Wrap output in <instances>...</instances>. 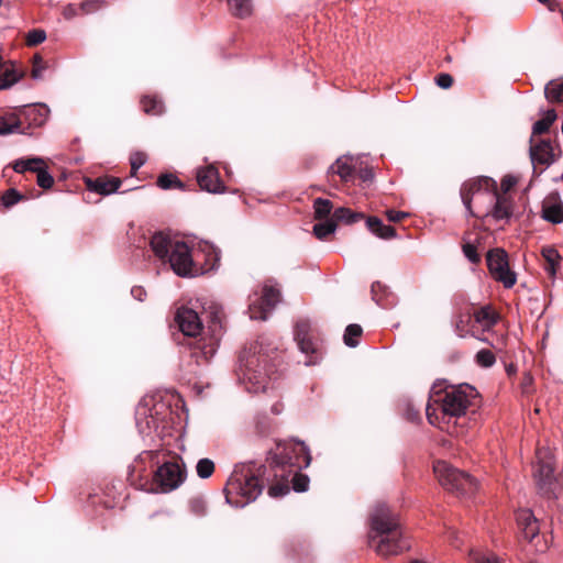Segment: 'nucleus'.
Segmentation results:
<instances>
[{
  "instance_id": "f257e3e1",
  "label": "nucleus",
  "mask_w": 563,
  "mask_h": 563,
  "mask_svg": "<svg viewBox=\"0 0 563 563\" xmlns=\"http://www.w3.org/2000/svg\"><path fill=\"white\" fill-rule=\"evenodd\" d=\"M475 395V388L467 384L445 388L434 385L426 407L428 421L441 430L451 432V421L465 415Z\"/></svg>"
},
{
  "instance_id": "6e6552de",
  "label": "nucleus",
  "mask_w": 563,
  "mask_h": 563,
  "mask_svg": "<svg viewBox=\"0 0 563 563\" xmlns=\"http://www.w3.org/2000/svg\"><path fill=\"white\" fill-rule=\"evenodd\" d=\"M533 479L541 494L555 496L560 488V473L555 466V459L549 448H538L533 464Z\"/></svg>"
},
{
  "instance_id": "ea45409f",
  "label": "nucleus",
  "mask_w": 563,
  "mask_h": 563,
  "mask_svg": "<svg viewBox=\"0 0 563 563\" xmlns=\"http://www.w3.org/2000/svg\"><path fill=\"white\" fill-rule=\"evenodd\" d=\"M468 563H501L493 553H484L478 550H471Z\"/></svg>"
},
{
  "instance_id": "09e8293b",
  "label": "nucleus",
  "mask_w": 563,
  "mask_h": 563,
  "mask_svg": "<svg viewBox=\"0 0 563 563\" xmlns=\"http://www.w3.org/2000/svg\"><path fill=\"white\" fill-rule=\"evenodd\" d=\"M146 154L143 152H135L130 157L132 174L134 175L146 162Z\"/></svg>"
},
{
  "instance_id": "f03ea898",
  "label": "nucleus",
  "mask_w": 563,
  "mask_h": 563,
  "mask_svg": "<svg viewBox=\"0 0 563 563\" xmlns=\"http://www.w3.org/2000/svg\"><path fill=\"white\" fill-rule=\"evenodd\" d=\"M492 179H472L463 184L461 197L470 214L492 216L495 220H508L512 214V201L506 195L490 190Z\"/></svg>"
},
{
  "instance_id": "c756f323",
  "label": "nucleus",
  "mask_w": 563,
  "mask_h": 563,
  "mask_svg": "<svg viewBox=\"0 0 563 563\" xmlns=\"http://www.w3.org/2000/svg\"><path fill=\"white\" fill-rule=\"evenodd\" d=\"M362 218H363V213L353 212L351 209L344 208V207L335 209L333 212V217H332V219L334 220L335 223L338 221H341L346 224L355 223L358 220H361Z\"/></svg>"
},
{
  "instance_id": "aec40b11",
  "label": "nucleus",
  "mask_w": 563,
  "mask_h": 563,
  "mask_svg": "<svg viewBox=\"0 0 563 563\" xmlns=\"http://www.w3.org/2000/svg\"><path fill=\"white\" fill-rule=\"evenodd\" d=\"M358 159L353 156H341L331 165L330 172L336 174L343 181L353 180Z\"/></svg>"
},
{
  "instance_id": "69168bd1",
  "label": "nucleus",
  "mask_w": 563,
  "mask_h": 563,
  "mask_svg": "<svg viewBox=\"0 0 563 563\" xmlns=\"http://www.w3.org/2000/svg\"><path fill=\"white\" fill-rule=\"evenodd\" d=\"M314 363H316V361H314V360H310V361H307V362H306V365H312V364H314Z\"/></svg>"
},
{
  "instance_id": "864d4df0",
  "label": "nucleus",
  "mask_w": 563,
  "mask_h": 563,
  "mask_svg": "<svg viewBox=\"0 0 563 563\" xmlns=\"http://www.w3.org/2000/svg\"><path fill=\"white\" fill-rule=\"evenodd\" d=\"M386 216H387L389 221H391V222H399L404 218H406L408 214L406 212H402V211L388 210L386 212Z\"/></svg>"
},
{
  "instance_id": "4c0bfd02",
  "label": "nucleus",
  "mask_w": 563,
  "mask_h": 563,
  "mask_svg": "<svg viewBox=\"0 0 563 563\" xmlns=\"http://www.w3.org/2000/svg\"><path fill=\"white\" fill-rule=\"evenodd\" d=\"M189 512L196 517H203L207 514V501L202 497H192L188 501Z\"/></svg>"
},
{
  "instance_id": "4be33fe9",
  "label": "nucleus",
  "mask_w": 563,
  "mask_h": 563,
  "mask_svg": "<svg viewBox=\"0 0 563 563\" xmlns=\"http://www.w3.org/2000/svg\"><path fill=\"white\" fill-rule=\"evenodd\" d=\"M454 327L455 333L460 338H466L467 335H472L482 342L488 343L487 338L481 335L479 333H477V330H475L473 314H471L470 312L457 314Z\"/></svg>"
},
{
  "instance_id": "ddd939ff",
  "label": "nucleus",
  "mask_w": 563,
  "mask_h": 563,
  "mask_svg": "<svg viewBox=\"0 0 563 563\" xmlns=\"http://www.w3.org/2000/svg\"><path fill=\"white\" fill-rule=\"evenodd\" d=\"M186 479V468L179 462H166L161 465L154 475V483L162 493H169L178 488Z\"/></svg>"
},
{
  "instance_id": "393cba45",
  "label": "nucleus",
  "mask_w": 563,
  "mask_h": 563,
  "mask_svg": "<svg viewBox=\"0 0 563 563\" xmlns=\"http://www.w3.org/2000/svg\"><path fill=\"white\" fill-rule=\"evenodd\" d=\"M366 225L373 234L380 239H391L396 235L393 227L384 224L383 221L376 217L367 218Z\"/></svg>"
},
{
  "instance_id": "9b49d317",
  "label": "nucleus",
  "mask_w": 563,
  "mask_h": 563,
  "mask_svg": "<svg viewBox=\"0 0 563 563\" xmlns=\"http://www.w3.org/2000/svg\"><path fill=\"white\" fill-rule=\"evenodd\" d=\"M280 291L271 280L264 284L262 294L251 297L249 312L253 320H266L269 311L279 302Z\"/></svg>"
},
{
  "instance_id": "b1692460",
  "label": "nucleus",
  "mask_w": 563,
  "mask_h": 563,
  "mask_svg": "<svg viewBox=\"0 0 563 563\" xmlns=\"http://www.w3.org/2000/svg\"><path fill=\"white\" fill-rule=\"evenodd\" d=\"M14 133H26L25 130L22 129L20 115L16 112L0 115V135H10Z\"/></svg>"
},
{
  "instance_id": "72a5a7b5",
  "label": "nucleus",
  "mask_w": 563,
  "mask_h": 563,
  "mask_svg": "<svg viewBox=\"0 0 563 563\" xmlns=\"http://www.w3.org/2000/svg\"><path fill=\"white\" fill-rule=\"evenodd\" d=\"M333 206L332 202L328 199L317 198L313 202L314 217L316 219L322 220L328 219L331 213Z\"/></svg>"
},
{
  "instance_id": "f3484780",
  "label": "nucleus",
  "mask_w": 563,
  "mask_h": 563,
  "mask_svg": "<svg viewBox=\"0 0 563 563\" xmlns=\"http://www.w3.org/2000/svg\"><path fill=\"white\" fill-rule=\"evenodd\" d=\"M16 113L24 118L29 128H41L47 122L51 110L45 103H34L22 106Z\"/></svg>"
},
{
  "instance_id": "338daca9",
  "label": "nucleus",
  "mask_w": 563,
  "mask_h": 563,
  "mask_svg": "<svg viewBox=\"0 0 563 563\" xmlns=\"http://www.w3.org/2000/svg\"><path fill=\"white\" fill-rule=\"evenodd\" d=\"M376 286H380V285H379V283H377V284H373V285H372V290H373V291H374V289H375V287H376Z\"/></svg>"
},
{
  "instance_id": "49530a36",
  "label": "nucleus",
  "mask_w": 563,
  "mask_h": 563,
  "mask_svg": "<svg viewBox=\"0 0 563 563\" xmlns=\"http://www.w3.org/2000/svg\"><path fill=\"white\" fill-rule=\"evenodd\" d=\"M103 5H104V1H103V0H85V1L80 4L79 10H80L84 14H89V13H92V12L98 11V10H99V9H101Z\"/></svg>"
},
{
  "instance_id": "13d9d810",
  "label": "nucleus",
  "mask_w": 563,
  "mask_h": 563,
  "mask_svg": "<svg viewBox=\"0 0 563 563\" xmlns=\"http://www.w3.org/2000/svg\"><path fill=\"white\" fill-rule=\"evenodd\" d=\"M131 294L135 299L143 301L144 296H145V290L142 287H133L131 290Z\"/></svg>"
},
{
  "instance_id": "3c124183",
  "label": "nucleus",
  "mask_w": 563,
  "mask_h": 563,
  "mask_svg": "<svg viewBox=\"0 0 563 563\" xmlns=\"http://www.w3.org/2000/svg\"><path fill=\"white\" fill-rule=\"evenodd\" d=\"M437 85L442 89H449L453 85V77L450 74L442 73L435 78Z\"/></svg>"
},
{
  "instance_id": "9d476101",
  "label": "nucleus",
  "mask_w": 563,
  "mask_h": 563,
  "mask_svg": "<svg viewBox=\"0 0 563 563\" xmlns=\"http://www.w3.org/2000/svg\"><path fill=\"white\" fill-rule=\"evenodd\" d=\"M311 455L308 446L301 441H288L278 445V452L274 457V464L283 472L292 470L300 471L310 465Z\"/></svg>"
},
{
  "instance_id": "39448f33",
  "label": "nucleus",
  "mask_w": 563,
  "mask_h": 563,
  "mask_svg": "<svg viewBox=\"0 0 563 563\" xmlns=\"http://www.w3.org/2000/svg\"><path fill=\"white\" fill-rule=\"evenodd\" d=\"M176 322L184 335L194 338L192 341L188 342V345L192 350L191 355L196 358V362L198 364L209 362L218 349L219 338L214 334L208 336L202 332L200 318L190 308H179L176 313Z\"/></svg>"
},
{
  "instance_id": "bf43d9fd",
  "label": "nucleus",
  "mask_w": 563,
  "mask_h": 563,
  "mask_svg": "<svg viewBox=\"0 0 563 563\" xmlns=\"http://www.w3.org/2000/svg\"><path fill=\"white\" fill-rule=\"evenodd\" d=\"M360 178L363 181H368L373 178V173L369 168H364L360 170Z\"/></svg>"
},
{
  "instance_id": "a211bd4d",
  "label": "nucleus",
  "mask_w": 563,
  "mask_h": 563,
  "mask_svg": "<svg viewBox=\"0 0 563 563\" xmlns=\"http://www.w3.org/2000/svg\"><path fill=\"white\" fill-rule=\"evenodd\" d=\"M518 527L529 542H534L539 534V522L530 509H521L516 515Z\"/></svg>"
},
{
  "instance_id": "6ab92c4d",
  "label": "nucleus",
  "mask_w": 563,
  "mask_h": 563,
  "mask_svg": "<svg viewBox=\"0 0 563 563\" xmlns=\"http://www.w3.org/2000/svg\"><path fill=\"white\" fill-rule=\"evenodd\" d=\"M473 320L475 330H482V332H488L498 322L499 314L489 306H484L473 313Z\"/></svg>"
},
{
  "instance_id": "1a4fd4ad",
  "label": "nucleus",
  "mask_w": 563,
  "mask_h": 563,
  "mask_svg": "<svg viewBox=\"0 0 563 563\" xmlns=\"http://www.w3.org/2000/svg\"><path fill=\"white\" fill-rule=\"evenodd\" d=\"M439 483L448 490L459 496H471L477 489V482L468 474L459 471L444 461H438L433 466Z\"/></svg>"
},
{
  "instance_id": "c03bdc74",
  "label": "nucleus",
  "mask_w": 563,
  "mask_h": 563,
  "mask_svg": "<svg viewBox=\"0 0 563 563\" xmlns=\"http://www.w3.org/2000/svg\"><path fill=\"white\" fill-rule=\"evenodd\" d=\"M157 185L162 189H169L172 187H180L181 183L172 174H163L158 177Z\"/></svg>"
},
{
  "instance_id": "cd10ccee",
  "label": "nucleus",
  "mask_w": 563,
  "mask_h": 563,
  "mask_svg": "<svg viewBox=\"0 0 563 563\" xmlns=\"http://www.w3.org/2000/svg\"><path fill=\"white\" fill-rule=\"evenodd\" d=\"M229 10L234 16L246 18L251 15L253 7L251 0H227Z\"/></svg>"
},
{
  "instance_id": "423d86ee",
  "label": "nucleus",
  "mask_w": 563,
  "mask_h": 563,
  "mask_svg": "<svg viewBox=\"0 0 563 563\" xmlns=\"http://www.w3.org/2000/svg\"><path fill=\"white\" fill-rule=\"evenodd\" d=\"M224 490L227 503L233 507L242 508L254 501L263 490V485L254 473V464H236Z\"/></svg>"
},
{
  "instance_id": "c9c22d12",
  "label": "nucleus",
  "mask_w": 563,
  "mask_h": 563,
  "mask_svg": "<svg viewBox=\"0 0 563 563\" xmlns=\"http://www.w3.org/2000/svg\"><path fill=\"white\" fill-rule=\"evenodd\" d=\"M362 334V328L358 324H350L344 332V343L350 347H355L358 344V338Z\"/></svg>"
},
{
  "instance_id": "0eeeda50",
  "label": "nucleus",
  "mask_w": 563,
  "mask_h": 563,
  "mask_svg": "<svg viewBox=\"0 0 563 563\" xmlns=\"http://www.w3.org/2000/svg\"><path fill=\"white\" fill-rule=\"evenodd\" d=\"M271 361L272 358L268 355L258 352L257 355L254 354L247 358L245 364L241 363V379L247 391L258 393L268 388L275 367V364H272ZM241 362H243L242 358Z\"/></svg>"
},
{
  "instance_id": "dca6fc26",
  "label": "nucleus",
  "mask_w": 563,
  "mask_h": 563,
  "mask_svg": "<svg viewBox=\"0 0 563 563\" xmlns=\"http://www.w3.org/2000/svg\"><path fill=\"white\" fill-rule=\"evenodd\" d=\"M197 183L201 189L209 192H222L224 185L220 179L218 168L213 165H207L197 169Z\"/></svg>"
},
{
  "instance_id": "f8f14e48",
  "label": "nucleus",
  "mask_w": 563,
  "mask_h": 563,
  "mask_svg": "<svg viewBox=\"0 0 563 563\" xmlns=\"http://www.w3.org/2000/svg\"><path fill=\"white\" fill-rule=\"evenodd\" d=\"M486 262L488 271L495 280L501 283L505 288H511L516 282V274L510 271L508 255L501 249H494L487 253Z\"/></svg>"
},
{
  "instance_id": "7c9ffc66",
  "label": "nucleus",
  "mask_w": 563,
  "mask_h": 563,
  "mask_svg": "<svg viewBox=\"0 0 563 563\" xmlns=\"http://www.w3.org/2000/svg\"><path fill=\"white\" fill-rule=\"evenodd\" d=\"M555 119H556L555 111L553 109L548 110L544 113L542 119L534 122V124L532 126L533 134H542V133L548 132L550 126L552 125V123L555 121Z\"/></svg>"
},
{
  "instance_id": "6e6d98bb",
  "label": "nucleus",
  "mask_w": 563,
  "mask_h": 563,
  "mask_svg": "<svg viewBox=\"0 0 563 563\" xmlns=\"http://www.w3.org/2000/svg\"><path fill=\"white\" fill-rule=\"evenodd\" d=\"M516 185V179L511 176H506L501 180V189L506 192L508 191L512 186Z\"/></svg>"
},
{
  "instance_id": "79ce46f5",
  "label": "nucleus",
  "mask_w": 563,
  "mask_h": 563,
  "mask_svg": "<svg viewBox=\"0 0 563 563\" xmlns=\"http://www.w3.org/2000/svg\"><path fill=\"white\" fill-rule=\"evenodd\" d=\"M196 471L200 478H208L214 472V463L210 459H201L196 465Z\"/></svg>"
},
{
  "instance_id": "bb28decb",
  "label": "nucleus",
  "mask_w": 563,
  "mask_h": 563,
  "mask_svg": "<svg viewBox=\"0 0 563 563\" xmlns=\"http://www.w3.org/2000/svg\"><path fill=\"white\" fill-rule=\"evenodd\" d=\"M544 95L550 102H563V78L549 81Z\"/></svg>"
},
{
  "instance_id": "58836bf2",
  "label": "nucleus",
  "mask_w": 563,
  "mask_h": 563,
  "mask_svg": "<svg viewBox=\"0 0 563 563\" xmlns=\"http://www.w3.org/2000/svg\"><path fill=\"white\" fill-rule=\"evenodd\" d=\"M286 472H287L288 476L292 475V488L296 492L301 493V492H306L308 489V485H309L308 476L299 474L298 473L299 471H295V468L288 470Z\"/></svg>"
},
{
  "instance_id": "7ed1b4c3",
  "label": "nucleus",
  "mask_w": 563,
  "mask_h": 563,
  "mask_svg": "<svg viewBox=\"0 0 563 563\" xmlns=\"http://www.w3.org/2000/svg\"><path fill=\"white\" fill-rule=\"evenodd\" d=\"M368 545L378 555H397L409 549L410 544L404 534L397 515L386 505H377L369 519Z\"/></svg>"
},
{
  "instance_id": "680f3d73",
  "label": "nucleus",
  "mask_w": 563,
  "mask_h": 563,
  "mask_svg": "<svg viewBox=\"0 0 563 563\" xmlns=\"http://www.w3.org/2000/svg\"><path fill=\"white\" fill-rule=\"evenodd\" d=\"M534 547L538 551L543 552L548 548L547 542L543 545H539V540L534 543Z\"/></svg>"
},
{
  "instance_id": "a18cd8bd",
  "label": "nucleus",
  "mask_w": 563,
  "mask_h": 563,
  "mask_svg": "<svg viewBox=\"0 0 563 563\" xmlns=\"http://www.w3.org/2000/svg\"><path fill=\"white\" fill-rule=\"evenodd\" d=\"M46 40V33L44 30L34 29L30 31L26 35V44L29 46H35L37 44L43 43Z\"/></svg>"
},
{
  "instance_id": "a19ab883",
  "label": "nucleus",
  "mask_w": 563,
  "mask_h": 563,
  "mask_svg": "<svg viewBox=\"0 0 563 563\" xmlns=\"http://www.w3.org/2000/svg\"><path fill=\"white\" fill-rule=\"evenodd\" d=\"M37 185L43 189H49L54 185V178L47 170V164L42 165L36 172Z\"/></svg>"
},
{
  "instance_id": "412c9836",
  "label": "nucleus",
  "mask_w": 563,
  "mask_h": 563,
  "mask_svg": "<svg viewBox=\"0 0 563 563\" xmlns=\"http://www.w3.org/2000/svg\"><path fill=\"white\" fill-rule=\"evenodd\" d=\"M530 157L533 164L550 165L554 162V148L550 141L542 140L530 146Z\"/></svg>"
},
{
  "instance_id": "8fccbe9b",
  "label": "nucleus",
  "mask_w": 563,
  "mask_h": 563,
  "mask_svg": "<svg viewBox=\"0 0 563 563\" xmlns=\"http://www.w3.org/2000/svg\"><path fill=\"white\" fill-rule=\"evenodd\" d=\"M463 253L470 262H472V263L479 262V255H478L476 246L474 244L465 243L463 245Z\"/></svg>"
},
{
  "instance_id": "f704fd0d",
  "label": "nucleus",
  "mask_w": 563,
  "mask_h": 563,
  "mask_svg": "<svg viewBox=\"0 0 563 563\" xmlns=\"http://www.w3.org/2000/svg\"><path fill=\"white\" fill-rule=\"evenodd\" d=\"M23 77L22 73H18L15 69H5L0 76V90L8 89L14 84L21 80Z\"/></svg>"
},
{
  "instance_id": "5fc2aeb1",
  "label": "nucleus",
  "mask_w": 563,
  "mask_h": 563,
  "mask_svg": "<svg viewBox=\"0 0 563 563\" xmlns=\"http://www.w3.org/2000/svg\"><path fill=\"white\" fill-rule=\"evenodd\" d=\"M63 14L65 19L70 20L74 16L78 15V10L75 5L69 4L64 9Z\"/></svg>"
},
{
  "instance_id": "603ef678",
  "label": "nucleus",
  "mask_w": 563,
  "mask_h": 563,
  "mask_svg": "<svg viewBox=\"0 0 563 563\" xmlns=\"http://www.w3.org/2000/svg\"><path fill=\"white\" fill-rule=\"evenodd\" d=\"M288 492H289V487L287 485H274V486H271L268 489V494L272 497L284 496Z\"/></svg>"
},
{
  "instance_id": "473e14b6",
  "label": "nucleus",
  "mask_w": 563,
  "mask_h": 563,
  "mask_svg": "<svg viewBox=\"0 0 563 563\" xmlns=\"http://www.w3.org/2000/svg\"><path fill=\"white\" fill-rule=\"evenodd\" d=\"M336 230V223L334 220L327 219L324 222H319L313 225V234L317 239L323 240L330 234H333Z\"/></svg>"
},
{
  "instance_id": "de8ad7c7",
  "label": "nucleus",
  "mask_w": 563,
  "mask_h": 563,
  "mask_svg": "<svg viewBox=\"0 0 563 563\" xmlns=\"http://www.w3.org/2000/svg\"><path fill=\"white\" fill-rule=\"evenodd\" d=\"M21 199H22V196L19 194V191L11 188V189H8L3 194L1 201L4 207H11V206L15 205L16 202H19Z\"/></svg>"
},
{
  "instance_id": "4d7b16f0",
  "label": "nucleus",
  "mask_w": 563,
  "mask_h": 563,
  "mask_svg": "<svg viewBox=\"0 0 563 563\" xmlns=\"http://www.w3.org/2000/svg\"><path fill=\"white\" fill-rule=\"evenodd\" d=\"M407 419L410 421H415L419 418V411L413 409L411 405H407V411H406Z\"/></svg>"
},
{
  "instance_id": "e2e57ef3",
  "label": "nucleus",
  "mask_w": 563,
  "mask_h": 563,
  "mask_svg": "<svg viewBox=\"0 0 563 563\" xmlns=\"http://www.w3.org/2000/svg\"><path fill=\"white\" fill-rule=\"evenodd\" d=\"M448 533H449V538L452 540L457 538V532L455 530H450Z\"/></svg>"
},
{
  "instance_id": "a878e982",
  "label": "nucleus",
  "mask_w": 563,
  "mask_h": 563,
  "mask_svg": "<svg viewBox=\"0 0 563 563\" xmlns=\"http://www.w3.org/2000/svg\"><path fill=\"white\" fill-rule=\"evenodd\" d=\"M42 165H45V159L42 157H27L14 161L12 167L15 173L23 174L25 172H36Z\"/></svg>"
},
{
  "instance_id": "20e7f679",
  "label": "nucleus",
  "mask_w": 563,
  "mask_h": 563,
  "mask_svg": "<svg viewBox=\"0 0 563 563\" xmlns=\"http://www.w3.org/2000/svg\"><path fill=\"white\" fill-rule=\"evenodd\" d=\"M150 246L154 255L164 263H169L172 269L180 277H192L199 274L192 260L191 249L180 240H175L157 232L152 235Z\"/></svg>"
},
{
  "instance_id": "2f4dec72",
  "label": "nucleus",
  "mask_w": 563,
  "mask_h": 563,
  "mask_svg": "<svg viewBox=\"0 0 563 563\" xmlns=\"http://www.w3.org/2000/svg\"><path fill=\"white\" fill-rule=\"evenodd\" d=\"M142 108L145 113L152 114V115H159L164 111V106L161 100H158L156 97H148L145 96L141 100Z\"/></svg>"
},
{
  "instance_id": "2eb2a0df",
  "label": "nucleus",
  "mask_w": 563,
  "mask_h": 563,
  "mask_svg": "<svg viewBox=\"0 0 563 563\" xmlns=\"http://www.w3.org/2000/svg\"><path fill=\"white\" fill-rule=\"evenodd\" d=\"M541 218L552 224L563 223V201L559 192H550L542 200Z\"/></svg>"
},
{
  "instance_id": "5701e85b",
  "label": "nucleus",
  "mask_w": 563,
  "mask_h": 563,
  "mask_svg": "<svg viewBox=\"0 0 563 563\" xmlns=\"http://www.w3.org/2000/svg\"><path fill=\"white\" fill-rule=\"evenodd\" d=\"M87 188L90 191L100 194V195H110L115 192L120 186L121 180L115 177L107 178V177H99L97 179H88L86 181Z\"/></svg>"
},
{
  "instance_id": "4468645a",
  "label": "nucleus",
  "mask_w": 563,
  "mask_h": 563,
  "mask_svg": "<svg viewBox=\"0 0 563 563\" xmlns=\"http://www.w3.org/2000/svg\"><path fill=\"white\" fill-rule=\"evenodd\" d=\"M295 340L305 354H317L319 351V344L308 320H299L295 327Z\"/></svg>"
},
{
  "instance_id": "e433bc0d",
  "label": "nucleus",
  "mask_w": 563,
  "mask_h": 563,
  "mask_svg": "<svg viewBox=\"0 0 563 563\" xmlns=\"http://www.w3.org/2000/svg\"><path fill=\"white\" fill-rule=\"evenodd\" d=\"M475 362L478 366L488 368L496 363V356L490 350L483 349L475 354Z\"/></svg>"
},
{
  "instance_id": "37998d69",
  "label": "nucleus",
  "mask_w": 563,
  "mask_h": 563,
  "mask_svg": "<svg viewBox=\"0 0 563 563\" xmlns=\"http://www.w3.org/2000/svg\"><path fill=\"white\" fill-rule=\"evenodd\" d=\"M47 66L40 55H34L31 76L33 79L38 80L43 78V74Z\"/></svg>"
},
{
  "instance_id": "0e129e2a",
  "label": "nucleus",
  "mask_w": 563,
  "mask_h": 563,
  "mask_svg": "<svg viewBox=\"0 0 563 563\" xmlns=\"http://www.w3.org/2000/svg\"><path fill=\"white\" fill-rule=\"evenodd\" d=\"M538 1L543 3V4H548L550 10H554V8L551 4V0H538Z\"/></svg>"
},
{
  "instance_id": "052dcab7",
  "label": "nucleus",
  "mask_w": 563,
  "mask_h": 563,
  "mask_svg": "<svg viewBox=\"0 0 563 563\" xmlns=\"http://www.w3.org/2000/svg\"><path fill=\"white\" fill-rule=\"evenodd\" d=\"M272 412L275 415H279L283 411V405L280 402H277L272 406Z\"/></svg>"
},
{
  "instance_id": "c85d7f7f",
  "label": "nucleus",
  "mask_w": 563,
  "mask_h": 563,
  "mask_svg": "<svg viewBox=\"0 0 563 563\" xmlns=\"http://www.w3.org/2000/svg\"><path fill=\"white\" fill-rule=\"evenodd\" d=\"M541 254L547 262L545 271L550 275H554L561 261L559 252L552 246H547L542 249Z\"/></svg>"
}]
</instances>
